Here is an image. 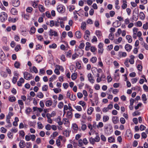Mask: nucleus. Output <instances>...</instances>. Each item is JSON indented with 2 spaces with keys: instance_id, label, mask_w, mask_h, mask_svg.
<instances>
[{
  "instance_id": "1",
  "label": "nucleus",
  "mask_w": 148,
  "mask_h": 148,
  "mask_svg": "<svg viewBox=\"0 0 148 148\" xmlns=\"http://www.w3.org/2000/svg\"><path fill=\"white\" fill-rule=\"evenodd\" d=\"M23 74L24 78L27 80H29L34 78V77L31 74L27 72H24Z\"/></svg>"
},
{
  "instance_id": "2",
  "label": "nucleus",
  "mask_w": 148,
  "mask_h": 148,
  "mask_svg": "<svg viewBox=\"0 0 148 148\" xmlns=\"http://www.w3.org/2000/svg\"><path fill=\"white\" fill-rule=\"evenodd\" d=\"M7 14L4 12H3L0 14V21L2 22H4L7 20Z\"/></svg>"
},
{
  "instance_id": "3",
  "label": "nucleus",
  "mask_w": 148,
  "mask_h": 148,
  "mask_svg": "<svg viewBox=\"0 0 148 148\" xmlns=\"http://www.w3.org/2000/svg\"><path fill=\"white\" fill-rule=\"evenodd\" d=\"M64 8L62 5H60L57 7V10L59 12L63 13L64 12Z\"/></svg>"
},
{
  "instance_id": "4",
  "label": "nucleus",
  "mask_w": 148,
  "mask_h": 148,
  "mask_svg": "<svg viewBox=\"0 0 148 148\" xmlns=\"http://www.w3.org/2000/svg\"><path fill=\"white\" fill-rule=\"evenodd\" d=\"M90 35V31L88 30H86L85 32V34L84 36V38L85 40H88L89 39V37Z\"/></svg>"
},
{
  "instance_id": "5",
  "label": "nucleus",
  "mask_w": 148,
  "mask_h": 148,
  "mask_svg": "<svg viewBox=\"0 0 148 148\" xmlns=\"http://www.w3.org/2000/svg\"><path fill=\"white\" fill-rule=\"evenodd\" d=\"M12 2L13 5L15 7H18L20 4L19 0H12Z\"/></svg>"
},
{
  "instance_id": "6",
  "label": "nucleus",
  "mask_w": 148,
  "mask_h": 148,
  "mask_svg": "<svg viewBox=\"0 0 148 148\" xmlns=\"http://www.w3.org/2000/svg\"><path fill=\"white\" fill-rule=\"evenodd\" d=\"M49 35L50 36H58V34L57 32L51 29L49 31Z\"/></svg>"
},
{
  "instance_id": "7",
  "label": "nucleus",
  "mask_w": 148,
  "mask_h": 148,
  "mask_svg": "<svg viewBox=\"0 0 148 148\" xmlns=\"http://www.w3.org/2000/svg\"><path fill=\"white\" fill-rule=\"evenodd\" d=\"M125 48L126 51L130 52L132 48V46L130 44H127L125 45Z\"/></svg>"
},
{
  "instance_id": "8",
  "label": "nucleus",
  "mask_w": 148,
  "mask_h": 148,
  "mask_svg": "<svg viewBox=\"0 0 148 148\" xmlns=\"http://www.w3.org/2000/svg\"><path fill=\"white\" fill-rule=\"evenodd\" d=\"M112 121L114 124H116L119 121V118L116 116H113L112 118Z\"/></svg>"
},
{
  "instance_id": "9",
  "label": "nucleus",
  "mask_w": 148,
  "mask_h": 148,
  "mask_svg": "<svg viewBox=\"0 0 148 148\" xmlns=\"http://www.w3.org/2000/svg\"><path fill=\"white\" fill-rule=\"evenodd\" d=\"M127 53L125 52L119 51L118 53V56L120 57H125L127 56Z\"/></svg>"
},
{
  "instance_id": "10",
  "label": "nucleus",
  "mask_w": 148,
  "mask_h": 148,
  "mask_svg": "<svg viewBox=\"0 0 148 148\" xmlns=\"http://www.w3.org/2000/svg\"><path fill=\"white\" fill-rule=\"evenodd\" d=\"M134 11L135 12V13L137 15L136 16V15L133 14L132 16V19L135 21H136L138 19V10L137 12L135 10H134Z\"/></svg>"
},
{
  "instance_id": "11",
  "label": "nucleus",
  "mask_w": 148,
  "mask_h": 148,
  "mask_svg": "<svg viewBox=\"0 0 148 148\" xmlns=\"http://www.w3.org/2000/svg\"><path fill=\"white\" fill-rule=\"evenodd\" d=\"M88 80L92 83H93L94 82V80L93 79L92 75L91 73H89L88 75Z\"/></svg>"
},
{
  "instance_id": "12",
  "label": "nucleus",
  "mask_w": 148,
  "mask_h": 148,
  "mask_svg": "<svg viewBox=\"0 0 148 148\" xmlns=\"http://www.w3.org/2000/svg\"><path fill=\"white\" fill-rule=\"evenodd\" d=\"M110 130L109 132L108 131V127H106L105 128V132L108 134H111L112 132V127L111 126H110Z\"/></svg>"
},
{
  "instance_id": "13",
  "label": "nucleus",
  "mask_w": 148,
  "mask_h": 148,
  "mask_svg": "<svg viewBox=\"0 0 148 148\" xmlns=\"http://www.w3.org/2000/svg\"><path fill=\"white\" fill-rule=\"evenodd\" d=\"M36 136L34 135L28 134L25 136V139H35Z\"/></svg>"
},
{
  "instance_id": "14",
  "label": "nucleus",
  "mask_w": 148,
  "mask_h": 148,
  "mask_svg": "<svg viewBox=\"0 0 148 148\" xmlns=\"http://www.w3.org/2000/svg\"><path fill=\"white\" fill-rule=\"evenodd\" d=\"M85 46V44L84 43H82L80 44L79 46V49H78V50H77V51H79L83 53V51L82 49L84 48ZM77 52V51H76Z\"/></svg>"
},
{
  "instance_id": "15",
  "label": "nucleus",
  "mask_w": 148,
  "mask_h": 148,
  "mask_svg": "<svg viewBox=\"0 0 148 148\" xmlns=\"http://www.w3.org/2000/svg\"><path fill=\"white\" fill-rule=\"evenodd\" d=\"M11 12L13 15H14L17 14L18 13V11L15 8H12L11 9Z\"/></svg>"
},
{
  "instance_id": "16",
  "label": "nucleus",
  "mask_w": 148,
  "mask_h": 148,
  "mask_svg": "<svg viewBox=\"0 0 148 148\" xmlns=\"http://www.w3.org/2000/svg\"><path fill=\"white\" fill-rule=\"evenodd\" d=\"M73 116V114L71 111H68L66 115V116L69 119H71Z\"/></svg>"
},
{
  "instance_id": "17",
  "label": "nucleus",
  "mask_w": 148,
  "mask_h": 148,
  "mask_svg": "<svg viewBox=\"0 0 148 148\" xmlns=\"http://www.w3.org/2000/svg\"><path fill=\"white\" fill-rule=\"evenodd\" d=\"M75 35L77 38L79 39L81 37L82 34L79 31H78L76 32Z\"/></svg>"
},
{
  "instance_id": "18",
  "label": "nucleus",
  "mask_w": 148,
  "mask_h": 148,
  "mask_svg": "<svg viewBox=\"0 0 148 148\" xmlns=\"http://www.w3.org/2000/svg\"><path fill=\"white\" fill-rule=\"evenodd\" d=\"M42 59V57L40 56L39 55L37 56L36 58V60L38 63L40 62Z\"/></svg>"
},
{
  "instance_id": "19",
  "label": "nucleus",
  "mask_w": 148,
  "mask_h": 148,
  "mask_svg": "<svg viewBox=\"0 0 148 148\" xmlns=\"http://www.w3.org/2000/svg\"><path fill=\"white\" fill-rule=\"evenodd\" d=\"M94 108L92 107H90L88 109L87 114L89 115H91L94 110Z\"/></svg>"
},
{
  "instance_id": "20",
  "label": "nucleus",
  "mask_w": 148,
  "mask_h": 148,
  "mask_svg": "<svg viewBox=\"0 0 148 148\" xmlns=\"http://www.w3.org/2000/svg\"><path fill=\"white\" fill-rule=\"evenodd\" d=\"M72 128L75 131H77L78 129L77 125L75 123H73L72 125Z\"/></svg>"
},
{
  "instance_id": "21",
  "label": "nucleus",
  "mask_w": 148,
  "mask_h": 148,
  "mask_svg": "<svg viewBox=\"0 0 148 148\" xmlns=\"http://www.w3.org/2000/svg\"><path fill=\"white\" fill-rule=\"evenodd\" d=\"M61 118L60 116H58L56 119V122L59 125H61L63 124V123L61 121Z\"/></svg>"
},
{
  "instance_id": "22",
  "label": "nucleus",
  "mask_w": 148,
  "mask_h": 148,
  "mask_svg": "<svg viewBox=\"0 0 148 148\" xmlns=\"http://www.w3.org/2000/svg\"><path fill=\"white\" fill-rule=\"evenodd\" d=\"M127 40L129 43H130L132 42V39L131 36L130 35H127L126 36Z\"/></svg>"
},
{
  "instance_id": "23",
  "label": "nucleus",
  "mask_w": 148,
  "mask_h": 148,
  "mask_svg": "<svg viewBox=\"0 0 148 148\" xmlns=\"http://www.w3.org/2000/svg\"><path fill=\"white\" fill-rule=\"evenodd\" d=\"M52 104V101L51 100H49L47 101H46L45 105L47 107H49L51 106Z\"/></svg>"
},
{
  "instance_id": "24",
  "label": "nucleus",
  "mask_w": 148,
  "mask_h": 148,
  "mask_svg": "<svg viewBox=\"0 0 148 148\" xmlns=\"http://www.w3.org/2000/svg\"><path fill=\"white\" fill-rule=\"evenodd\" d=\"M4 87L6 89H8L10 87V84L9 82H7L4 84Z\"/></svg>"
},
{
  "instance_id": "25",
  "label": "nucleus",
  "mask_w": 148,
  "mask_h": 148,
  "mask_svg": "<svg viewBox=\"0 0 148 148\" xmlns=\"http://www.w3.org/2000/svg\"><path fill=\"white\" fill-rule=\"evenodd\" d=\"M109 117L107 115L104 116L103 118V122H106L109 119Z\"/></svg>"
},
{
  "instance_id": "26",
  "label": "nucleus",
  "mask_w": 148,
  "mask_h": 148,
  "mask_svg": "<svg viewBox=\"0 0 148 148\" xmlns=\"http://www.w3.org/2000/svg\"><path fill=\"white\" fill-rule=\"evenodd\" d=\"M38 8L39 11L41 12H42L45 11V8L41 5H39Z\"/></svg>"
},
{
  "instance_id": "27",
  "label": "nucleus",
  "mask_w": 148,
  "mask_h": 148,
  "mask_svg": "<svg viewBox=\"0 0 148 148\" xmlns=\"http://www.w3.org/2000/svg\"><path fill=\"white\" fill-rule=\"evenodd\" d=\"M95 34L98 38L99 37L102 36L101 32L99 30L96 31Z\"/></svg>"
},
{
  "instance_id": "28",
  "label": "nucleus",
  "mask_w": 148,
  "mask_h": 148,
  "mask_svg": "<svg viewBox=\"0 0 148 148\" xmlns=\"http://www.w3.org/2000/svg\"><path fill=\"white\" fill-rule=\"evenodd\" d=\"M25 144L23 140H21L19 143V145L20 148H23L24 147Z\"/></svg>"
},
{
  "instance_id": "29",
  "label": "nucleus",
  "mask_w": 148,
  "mask_h": 148,
  "mask_svg": "<svg viewBox=\"0 0 148 148\" xmlns=\"http://www.w3.org/2000/svg\"><path fill=\"white\" fill-rule=\"evenodd\" d=\"M18 78V77H14L12 79V82L14 84H15L17 82V80Z\"/></svg>"
},
{
  "instance_id": "30",
  "label": "nucleus",
  "mask_w": 148,
  "mask_h": 148,
  "mask_svg": "<svg viewBox=\"0 0 148 148\" xmlns=\"http://www.w3.org/2000/svg\"><path fill=\"white\" fill-rule=\"evenodd\" d=\"M37 97L40 98H42L44 97V95L42 92H40L37 94Z\"/></svg>"
},
{
  "instance_id": "31",
  "label": "nucleus",
  "mask_w": 148,
  "mask_h": 148,
  "mask_svg": "<svg viewBox=\"0 0 148 148\" xmlns=\"http://www.w3.org/2000/svg\"><path fill=\"white\" fill-rule=\"evenodd\" d=\"M126 136L129 138V139L132 138V133L129 132H126Z\"/></svg>"
},
{
  "instance_id": "32",
  "label": "nucleus",
  "mask_w": 148,
  "mask_h": 148,
  "mask_svg": "<svg viewBox=\"0 0 148 148\" xmlns=\"http://www.w3.org/2000/svg\"><path fill=\"white\" fill-rule=\"evenodd\" d=\"M16 100V98L15 97L13 96L9 98V100L11 102H13Z\"/></svg>"
},
{
  "instance_id": "33",
  "label": "nucleus",
  "mask_w": 148,
  "mask_h": 148,
  "mask_svg": "<svg viewBox=\"0 0 148 148\" xmlns=\"http://www.w3.org/2000/svg\"><path fill=\"white\" fill-rule=\"evenodd\" d=\"M140 17L142 19H144L145 18V15L143 12H141L140 13Z\"/></svg>"
},
{
  "instance_id": "34",
  "label": "nucleus",
  "mask_w": 148,
  "mask_h": 148,
  "mask_svg": "<svg viewBox=\"0 0 148 148\" xmlns=\"http://www.w3.org/2000/svg\"><path fill=\"white\" fill-rule=\"evenodd\" d=\"M97 60V58L95 57H92L90 59V61L93 63H95Z\"/></svg>"
},
{
  "instance_id": "35",
  "label": "nucleus",
  "mask_w": 148,
  "mask_h": 148,
  "mask_svg": "<svg viewBox=\"0 0 148 148\" xmlns=\"http://www.w3.org/2000/svg\"><path fill=\"white\" fill-rule=\"evenodd\" d=\"M78 104L81 105L83 107L85 106L86 105V103L82 101H79V102Z\"/></svg>"
},
{
  "instance_id": "36",
  "label": "nucleus",
  "mask_w": 148,
  "mask_h": 148,
  "mask_svg": "<svg viewBox=\"0 0 148 148\" xmlns=\"http://www.w3.org/2000/svg\"><path fill=\"white\" fill-rule=\"evenodd\" d=\"M18 20V18L16 17L14 18H10L9 20V21H11L12 22L14 23L16 22Z\"/></svg>"
},
{
  "instance_id": "37",
  "label": "nucleus",
  "mask_w": 148,
  "mask_h": 148,
  "mask_svg": "<svg viewBox=\"0 0 148 148\" xmlns=\"http://www.w3.org/2000/svg\"><path fill=\"white\" fill-rule=\"evenodd\" d=\"M142 100L143 101H145L147 100L146 96L145 94H143L142 96Z\"/></svg>"
},
{
  "instance_id": "38",
  "label": "nucleus",
  "mask_w": 148,
  "mask_h": 148,
  "mask_svg": "<svg viewBox=\"0 0 148 148\" xmlns=\"http://www.w3.org/2000/svg\"><path fill=\"white\" fill-rule=\"evenodd\" d=\"M57 47L55 43H53V44L50 45L49 46V47L50 48L55 49Z\"/></svg>"
},
{
  "instance_id": "39",
  "label": "nucleus",
  "mask_w": 148,
  "mask_h": 148,
  "mask_svg": "<svg viewBox=\"0 0 148 148\" xmlns=\"http://www.w3.org/2000/svg\"><path fill=\"white\" fill-rule=\"evenodd\" d=\"M48 88V86L47 85H45L42 87V90L44 91H46Z\"/></svg>"
},
{
  "instance_id": "40",
  "label": "nucleus",
  "mask_w": 148,
  "mask_h": 148,
  "mask_svg": "<svg viewBox=\"0 0 148 148\" xmlns=\"http://www.w3.org/2000/svg\"><path fill=\"white\" fill-rule=\"evenodd\" d=\"M71 79L73 80H75L77 78V74L75 73H73L71 76Z\"/></svg>"
},
{
  "instance_id": "41",
  "label": "nucleus",
  "mask_w": 148,
  "mask_h": 148,
  "mask_svg": "<svg viewBox=\"0 0 148 148\" xmlns=\"http://www.w3.org/2000/svg\"><path fill=\"white\" fill-rule=\"evenodd\" d=\"M20 65V63L19 62L16 61L15 62L14 66L15 67L17 68H18Z\"/></svg>"
},
{
  "instance_id": "42",
  "label": "nucleus",
  "mask_w": 148,
  "mask_h": 148,
  "mask_svg": "<svg viewBox=\"0 0 148 148\" xmlns=\"http://www.w3.org/2000/svg\"><path fill=\"white\" fill-rule=\"evenodd\" d=\"M21 49V46L20 45H17L15 48V50L16 51H18L19 49Z\"/></svg>"
},
{
  "instance_id": "43",
  "label": "nucleus",
  "mask_w": 148,
  "mask_h": 148,
  "mask_svg": "<svg viewBox=\"0 0 148 148\" xmlns=\"http://www.w3.org/2000/svg\"><path fill=\"white\" fill-rule=\"evenodd\" d=\"M143 28L147 30L148 29V23L146 22L145 24H144L143 26Z\"/></svg>"
},
{
  "instance_id": "44",
  "label": "nucleus",
  "mask_w": 148,
  "mask_h": 148,
  "mask_svg": "<svg viewBox=\"0 0 148 148\" xmlns=\"http://www.w3.org/2000/svg\"><path fill=\"white\" fill-rule=\"evenodd\" d=\"M72 101H74L76 99V96L75 95L72 94L69 98Z\"/></svg>"
},
{
  "instance_id": "45",
  "label": "nucleus",
  "mask_w": 148,
  "mask_h": 148,
  "mask_svg": "<svg viewBox=\"0 0 148 148\" xmlns=\"http://www.w3.org/2000/svg\"><path fill=\"white\" fill-rule=\"evenodd\" d=\"M74 108L78 111H81L82 110V108L80 106H74Z\"/></svg>"
},
{
  "instance_id": "46",
  "label": "nucleus",
  "mask_w": 148,
  "mask_h": 148,
  "mask_svg": "<svg viewBox=\"0 0 148 148\" xmlns=\"http://www.w3.org/2000/svg\"><path fill=\"white\" fill-rule=\"evenodd\" d=\"M64 106V103L63 102H61L59 103L58 104V106L59 108L60 109H61Z\"/></svg>"
},
{
  "instance_id": "47",
  "label": "nucleus",
  "mask_w": 148,
  "mask_h": 148,
  "mask_svg": "<svg viewBox=\"0 0 148 148\" xmlns=\"http://www.w3.org/2000/svg\"><path fill=\"white\" fill-rule=\"evenodd\" d=\"M36 28L34 27H31L30 29V32L32 34H34L36 32Z\"/></svg>"
},
{
  "instance_id": "48",
  "label": "nucleus",
  "mask_w": 148,
  "mask_h": 148,
  "mask_svg": "<svg viewBox=\"0 0 148 148\" xmlns=\"http://www.w3.org/2000/svg\"><path fill=\"white\" fill-rule=\"evenodd\" d=\"M86 24L84 22H82V26H81V28L82 29L84 30L86 28Z\"/></svg>"
},
{
  "instance_id": "49",
  "label": "nucleus",
  "mask_w": 148,
  "mask_h": 148,
  "mask_svg": "<svg viewBox=\"0 0 148 148\" xmlns=\"http://www.w3.org/2000/svg\"><path fill=\"white\" fill-rule=\"evenodd\" d=\"M78 56L79 55L76 53L72 55V58L73 60H75L76 58H77Z\"/></svg>"
},
{
  "instance_id": "50",
  "label": "nucleus",
  "mask_w": 148,
  "mask_h": 148,
  "mask_svg": "<svg viewBox=\"0 0 148 148\" xmlns=\"http://www.w3.org/2000/svg\"><path fill=\"white\" fill-rule=\"evenodd\" d=\"M58 134V133L56 132H55L53 133V134L51 135V136L54 138L57 136Z\"/></svg>"
},
{
  "instance_id": "51",
  "label": "nucleus",
  "mask_w": 148,
  "mask_h": 148,
  "mask_svg": "<svg viewBox=\"0 0 148 148\" xmlns=\"http://www.w3.org/2000/svg\"><path fill=\"white\" fill-rule=\"evenodd\" d=\"M51 126L49 124H47L46 125L45 128V129L47 130H50L51 129Z\"/></svg>"
},
{
  "instance_id": "52",
  "label": "nucleus",
  "mask_w": 148,
  "mask_h": 148,
  "mask_svg": "<svg viewBox=\"0 0 148 148\" xmlns=\"http://www.w3.org/2000/svg\"><path fill=\"white\" fill-rule=\"evenodd\" d=\"M5 54L4 53V52L2 51V50H1V58L2 59V60H3L4 59L3 57H5Z\"/></svg>"
},
{
  "instance_id": "53",
  "label": "nucleus",
  "mask_w": 148,
  "mask_h": 148,
  "mask_svg": "<svg viewBox=\"0 0 148 148\" xmlns=\"http://www.w3.org/2000/svg\"><path fill=\"white\" fill-rule=\"evenodd\" d=\"M120 121L122 124H124L125 122V119L123 117H121L120 118Z\"/></svg>"
},
{
  "instance_id": "54",
  "label": "nucleus",
  "mask_w": 148,
  "mask_h": 148,
  "mask_svg": "<svg viewBox=\"0 0 148 148\" xmlns=\"http://www.w3.org/2000/svg\"><path fill=\"white\" fill-rule=\"evenodd\" d=\"M140 113L138 111H136L132 113V115L133 116H136L137 115H140Z\"/></svg>"
},
{
  "instance_id": "55",
  "label": "nucleus",
  "mask_w": 148,
  "mask_h": 148,
  "mask_svg": "<svg viewBox=\"0 0 148 148\" xmlns=\"http://www.w3.org/2000/svg\"><path fill=\"white\" fill-rule=\"evenodd\" d=\"M101 116L99 114H96V120L97 121L101 119Z\"/></svg>"
},
{
  "instance_id": "56",
  "label": "nucleus",
  "mask_w": 148,
  "mask_h": 148,
  "mask_svg": "<svg viewBox=\"0 0 148 148\" xmlns=\"http://www.w3.org/2000/svg\"><path fill=\"white\" fill-rule=\"evenodd\" d=\"M79 144L78 146L79 147L82 146V145H83V140H82V139H80L78 141Z\"/></svg>"
},
{
  "instance_id": "57",
  "label": "nucleus",
  "mask_w": 148,
  "mask_h": 148,
  "mask_svg": "<svg viewBox=\"0 0 148 148\" xmlns=\"http://www.w3.org/2000/svg\"><path fill=\"white\" fill-rule=\"evenodd\" d=\"M32 10V7H28L27 8L26 10V11L27 12H29V13H31Z\"/></svg>"
},
{
  "instance_id": "58",
  "label": "nucleus",
  "mask_w": 148,
  "mask_h": 148,
  "mask_svg": "<svg viewBox=\"0 0 148 148\" xmlns=\"http://www.w3.org/2000/svg\"><path fill=\"white\" fill-rule=\"evenodd\" d=\"M143 88L145 91L148 92V87L146 84L143 85Z\"/></svg>"
},
{
  "instance_id": "59",
  "label": "nucleus",
  "mask_w": 148,
  "mask_h": 148,
  "mask_svg": "<svg viewBox=\"0 0 148 148\" xmlns=\"http://www.w3.org/2000/svg\"><path fill=\"white\" fill-rule=\"evenodd\" d=\"M19 134L20 135L22 136V138L24 137L25 135V133L23 130H21L19 132Z\"/></svg>"
},
{
  "instance_id": "60",
  "label": "nucleus",
  "mask_w": 148,
  "mask_h": 148,
  "mask_svg": "<svg viewBox=\"0 0 148 148\" xmlns=\"http://www.w3.org/2000/svg\"><path fill=\"white\" fill-rule=\"evenodd\" d=\"M1 75L4 77H6L7 76V74L4 72H2L1 73Z\"/></svg>"
},
{
  "instance_id": "61",
  "label": "nucleus",
  "mask_w": 148,
  "mask_h": 148,
  "mask_svg": "<svg viewBox=\"0 0 148 148\" xmlns=\"http://www.w3.org/2000/svg\"><path fill=\"white\" fill-rule=\"evenodd\" d=\"M107 79L108 80V82L109 83L110 82H111L112 80V78L110 76H108L107 77Z\"/></svg>"
},
{
  "instance_id": "62",
  "label": "nucleus",
  "mask_w": 148,
  "mask_h": 148,
  "mask_svg": "<svg viewBox=\"0 0 148 148\" xmlns=\"http://www.w3.org/2000/svg\"><path fill=\"white\" fill-rule=\"evenodd\" d=\"M76 65L77 67V68L79 69H80L81 68V64L80 63H79V62H77L76 63Z\"/></svg>"
},
{
  "instance_id": "63",
  "label": "nucleus",
  "mask_w": 148,
  "mask_h": 148,
  "mask_svg": "<svg viewBox=\"0 0 148 148\" xmlns=\"http://www.w3.org/2000/svg\"><path fill=\"white\" fill-rule=\"evenodd\" d=\"M40 75L41 74H42L43 75L45 73V70L43 69H41L40 70Z\"/></svg>"
},
{
  "instance_id": "64",
  "label": "nucleus",
  "mask_w": 148,
  "mask_h": 148,
  "mask_svg": "<svg viewBox=\"0 0 148 148\" xmlns=\"http://www.w3.org/2000/svg\"><path fill=\"white\" fill-rule=\"evenodd\" d=\"M138 79L136 78H132L131 79L132 82L133 84L137 82Z\"/></svg>"
}]
</instances>
